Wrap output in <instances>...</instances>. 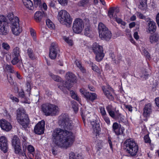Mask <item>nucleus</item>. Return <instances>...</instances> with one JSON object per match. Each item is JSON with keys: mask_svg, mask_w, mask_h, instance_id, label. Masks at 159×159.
Instances as JSON below:
<instances>
[{"mask_svg": "<svg viewBox=\"0 0 159 159\" xmlns=\"http://www.w3.org/2000/svg\"><path fill=\"white\" fill-rule=\"evenodd\" d=\"M27 53L29 57L32 60L35 59V57L33 53V50L30 48L28 49Z\"/></svg>", "mask_w": 159, "mask_h": 159, "instance_id": "7c9ffc66", "label": "nucleus"}, {"mask_svg": "<svg viewBox=\"0 0 159 159\" xmlns=\"http://www.w3.org/2000/svg\"><path fill=\"white\" fill-rule=\"evenodd\" d=\"M18 95L21 98H25V96L24 92L23 90H21L20 91L18 92Z\"/></svg>", "mask_w": 159, "mask_h": 159, "instance_id": "6e6d98bb", "label": "nucleus"}, {"mask_svg": "<svg viewBox=\"0 0 159 159\" xmlns=\"http://www.w3.org/2000/svg\"><path fill=\"white\" fill-rule=\"evenodd\" d=\"M4 68L6 70L11 73H14L15 72L14 67L11 65H5Z\"/></svg>", "mask_w": 159, "mask_h": 159, "instance_id": "c756f323", "label": "nucleus"}, {"mask_svg": "<svg viewBox=\"0 0 159 159\" xmlns=\"http://www.w3.org/2000/svg\"><path fill=\"white\" fill-rule=\"evenodd\" d=\"M8 81L10 83V84L11 85H13L14 84V81L13 80V79L11 77V75H10L9 78H8Z\"/></svg>", "mask_w": 159, "mask_h": 159, "instance_id": "e2e57ef3", "label": "nucleus"}, {"mask_svg": "<svg viewBox=\"0 0 159 159\" xmlns=\"http://www.w3.org/2000/svg\"><path fill=\"white\" fill-rule=\"evenodd\" d=\"M2 46L4 49L7 50H8L10 48L9 45L7 43H2Z\"/></svg>", "mask_w": 159, "mask_h": 159, "instance_id": "052dcab7", "label": "nucleus"}, {"mask_svg": "<svg viewBox=\"0 0 159 159\" xmlns=\"http://www.w3.org/2000/svg\"><path fill=\"white\" fill-rule=\"evenodd\" d=\"M147 0H139L138 7L142 10H145L147 8Z\"/></svg>", "mask_w": 159, "mask_h": 159, "instance_id": "cd10ccee", "label": "nucleus"}, {"mask_svg": "<svg viewBox=\"0 0 159 159\" xmlns=\"http://www.w3.org/2000/svg\"><path fill=\"white\" fill-rule=\"evenodd\" d=\"M6 19L5 17L0 15V34L6 35L9 32L8 30L5 25Z\"/></svg>", "mask_w": 159, "mask_h": 159, "instance_id": "9b49d317", "label": "nucleus"}, {"mask_svg": "<svg viewBox=\"0 0 159 159\" xmlns=\"http://www.w3.org/2000/svg\"><path fill=\"white\" fill-rule=\"evenodd\" d=\"M24 6L30 10H32L34 8L33 4L30 0H23Z\"/></svg>", "mask_w": 159, "mask_h": 159, "instance_id": "4be33fe9", "label": "nucleus"}, {"mask_svg": "<svg viewBox=\"0 0 159 159\" xmlns=\"http://www.w3.org/2000/svg\"><path fill=\"white\" fill-rule=\"evenodd\" d=\"M86 95L85 98L87 99L90 100L92 102H93L97 99V95L95 93L88 92Z\"/></svg>", "mask_w": 159, "mask_h": 159, "instance_id": "b1692460", "label": "nucleus"}, {"mask_svg": "<svg viewBox=\"0 0 159 159\" xmlns=\"http://www.w3.org/2000/svg\"><path fill=\"white\" fill-rule=\"evenodd\" d=\"M149 39L150 42L152 44L157 43L159 41V35L155 33L149 36Z\"/></svg>", "mask_w": 159, "mask_h": 159, "instance_id": "aec40b11", "label": "nucleus"}, {"mask_svg": "<svg viewBox=\"0 0 159 159\" xmlns=\"http://www.w3.org/2000/svg\"><path fill=\"white\" fill-rule=\"evenodd\" d=\"M144 140L145 142L146 143H150L151 140L148 136V135H146L144 136Z\"/></svg>", "mask_w": 159, "mask_h": 159, "instance_id": "4d7b16f0", "label": "nucleus"}, {"mask_svg": "<svg viewBox=\"0 0 159 159\" xmlns=\"http://www.w3.org/2000/svg\"><path fill=\"white\" fill-rule=\"evenodd\" d=\"M22 145L24 151L26 150L27 146V143L26 142H23L22 143Z\"/></svg>", "mask_w": 159, "mask_h": 159, "instance_id": "0e129e2a", "label": "nucleus"}, {"mask_svg": "<svg viewBox=\"0 0 159 159\" xmlns=\"http://www.w3.org/2000/svg\"><path fill=\"white\" fill-rule=\"evenodd\" d=\"M104 120L106 122V123L108 124L109 125L110 124V121L109 117L106 116H104L102 117Z\"/></svg>", "mask_w": 159, "mask_h": 159, "instance_id": "864d4df0", "label": "nucleus"}, {"mask_svg": "<svg viewBox=\"0 0 159 159\" xmlns=\"http://www.w3.org/2000/svg\"><path fill=\"white\" fill-rule=\"evenodd\" d=\"M90 0H82L79 3L80 6H84L89 3Z\"/></svg>", "mask_w": 159, "mask_h": 159, "instance_id": "4c0bfd02", "label": "nucleus"}, {"mask_svg": "<svg viewBox=\"0 0 159 159\" xmlns=\"http://www.w3.org/2000/svg\"><path fill=\"white\" fill-rule=\"evenodd\" d=\"M34 6L35 7H37L38 5L39 6H41L42 3L41 0H34Z\"/></svg>", "mask_w": 159, "mask_h": 159, "instance_id": "09e8293b", "label": "nucleus"}, {"mask_svg": "<svg viewBox=\"0 0 159 159\" xmlns=\"http://www.w3.org/2000/svg\"><path fill=\"white\" fill-rule=\"evenodd\" d=\"M57 18L61 24L66 25L68 27L71 26L72 19L71 18L69 14L66 10L60 11L58 13Z\"/></svg>", "mask_w": 159, "mask_h": 159, "instance_id": "39448f33", "label": "nucleus"}, {"mask_svg": "<svg viewBox=\"0 0 159 159\" xmlns=\"http://www.w3.org/2000/svg\"><path fill=\"white\" fill-rule=\"evenodd\" d=\"M10 99L13 101V102H18L19 101V99L16 97L13 96L12 95L10 96Z\"/></svg>", "mask_w": 159, "mask_h": 159, "instance_id": "603ef678", "label": "nucleus"}, {"mask_svg": "<svg viewBox=\"0 0 159 159\" xmlns=\"http://www.w3.org/2000/svg\"><path fill=\"white\" fill-rule=\"evenodd\" d=\"M143 52L145 56H146V58L148 59H149L150 58V56L149 53L145 49H144L143 50Z\"/></svg>", "mask_w": 159, "mask_h": 159, "instance_id": "de8ad7c7", "label": "nucleus"}, {"mask_svg": "<svg viewBox=\"0 0 159 159\" xmlns=\"http://www.w3.org/2000/svg\"><path fill=\"white\" fill-rule=\"evenodd\" d=\"M112 106L111 105H108L106 107L107 110L110 116L113 115V113L114 111L112 110Z\"/></svg>", "mask_w": 159, "mask_h": 159, "instance_id": "f704fd0d", "label": "nucleus"}, {"mask_svg": "<svg viewBox=\"0 0 159 159\" xmlns=\"http://www.w3.org/2000/svg\"><path fill=\"white\" fill-rule=\"evenodd\" d=\"M0 126L2 129L7 131H10L12 128L10 123L4 119L1 120L0 121Z\"/></svg>", "mask_w": 159, "mask_h": 159, "instance_id": "4468645a", "label": "nucleus"}, {"mask_svg": "<svg viewBox=\"0 0 159 159\" xmlns=\"http://www.w3.org/2000/svg\"><path fill=\"white\" fill-rule=\"evenodd\" d=\"M30 32L31 35L33 37V39H35L36 33L34 30L32 28L30 29Z\"/></svg>", "mask_w": 159, "mask_h": 159, "instance_id": "13d9d810", "label": "nucleus"}, {"mask_svg": "<svg viewBox=\"0 0 159 159\" xmlns=\"http://www.w3.org/2000/svg\"><path fill=\"white\" fill-rule=\"evenodd\" d=\"M63 39L65 40V41L69 45L72 46L73 45V41L71 39H69L68 38L65 36L63 37Z\"/></svg>", "mask_w": 159, "mask_h": 159, "instance_id": "79ce46f5", "label": "nucleus"}, {"mask_svg": "<svg viewBox=\"0 0 159 159\" xmlns=\"http://www.w3.org/2000/svg\"><path fill=\"white\" fill-rule=\"evenodd\" d=\"M15 149V152L16 153L18 154L22 155L24 157H26L25 154L22 152L21 149L20 145H19L18 146H16V147H14Z\"/></svg>", "mask_w": 159, "mask_h": 159, "instance_id": "c85d7f7f", "label": "nucleus"}, {"mask_svg": "<svg viewBox=\"0 0 159 159\" xmlns=\"http://www.w3.org/2000/svg\"><path fill=\"white\" fill-rule=\"evenodd\" d=\"M100 113L102 116H106V114L105 108L104 107H101L99 108Z\"/></svg>", "mask_w": 159, "mask_h": 159, "instance_id": "49530a36", "label": "nucleus"}, {"mask_svg": "<svg viewBox=\"0 0 159 159\" xmlns=\"http://www.w3.org/2000/svg\"><path fill=\"white\" fill-rule=\"evenodd\" d=\"M66 78L67 81L63 83V86L69 90L73 86L72 83H75L77 81L76 77L75 74L72 72H68L66 73Z\"/></svg>", "mask_w": 159, "mask_h": 159, "instance_id": "0eeeda50", "label": "nucleus"}, {"mask_svg": "<svg viewBox=\"0 0 159 159\" xmlns=\"http://www.w3.org/2000/svg\"><path fill=\"white\" fill-rule=\"evenodd\" d=\"M81 157V156L78 154L77 156L75 155L73 152H71L69 154V159H80L79 157Z\"/></svg>", "mask_w": 159, "mask_h": 159, "instance_id": "2f4dec72", "label": "nucleus"}, {"mask_svg": "<svg viewBox=\"0 0 159 159\" xmlns=\"http://www.w3.org/2000/svg\"><path fill=\"white\" fill-rule=\"evenodd\" d=\"M46 14L44 12L37 11L35 14L34 19L37 22H39L43 17H46Z\"/></svg>", "mask_w": 159, "mask_h": 159, "instance_id": "f3484780", "label": "nucleus"}, {"mask_svg": "<svg viewBox=\"0 0 159 159\" xmlns=\"http://www.w3.org/2000/svg\"><path fill=\"white\" fill-rule=\"evenodd\" d=\"M80 92L82 93V94H83L84 96V97L85 98L86 96V95H87V93L89 92H86L83 89H80Z\"/></svg>", "mask_w": 159, "mask_h": 159, "instance_id": "bf43d9fd", "label": "nucleus"}, {"mask_svg": "<svg viewBox=\"0 0 159 159\" xmlns=\"http://www.w3.org/2000/svg\"><path fill=\"white\" fill-rule=\"evenodd\" d=\"M84 27V23L81 19L77 18L74 21L73 26V30L75 33H81Z\"/></svg>", "mask_w": 159, "mask_h": 159, "instance_id": "1a4fd4ad", "label": "nucleus"}, {"mask_svg": "<svg viewBox=\"0 0 159 159\" xmlns=\"http://www.w3.org/2000/svg\"><path fill=\"white\" fill-rule=\"evenodd\" d=\"M91 124L92 125V128L95 132L97 133L100 130L99 124L94 121L91 122Z\"/></svg>", "mask_w": 159, "mask_h": 159, "instance_id": "a878e982", "label": "nucleus"}, {"mask_svg": "<svg viewBox=\"0 0 159 159\" xmlns=\"http://www.w3.org/2000/svg\"><path fill=\"white\" fill-rule=\"evenodd\" d=\"M113 115L110 116L114 119H120L121 121L123 120L124 119L121 116L122 115L119 112L118 110L115 111L113 112Z\"/></svg>", "mask_w": 159, "mask_h": 159, "instance_id": "5701e85b", "label": "nucleus"}, {"mask_svg": "<svg viewBox=\"0 0 159 159\" xmlns=\"http://www.w3.org/2000/svg\"><path fill=\"white\" fill-rule=\"evenodd\" d=\"M12 143L13 147H16V146L18 147L19 145H20V140L17 136L15 135L13 137L12 139Z\"/></svg>", "mask_w": 159, "mask_h": 159, "instance_id": "bb28decb", "label": "nucleus"}, {"mask_svg": "<svg viewBox=\"0 0 159 159\" xmlns=\"http://www.w3.org/2000/svg\"><path fill=\"white\" fill-rule=\"evenodd\" d=\"M125 149L131 156H135L139 150V147L135 142L130 139H127L124 143Z\"/></svg>", "mask_w": 159, "mask_h": 159, "instance_id": "20e7f679", "label": "nucleus"}, {"mask_svg": "<svg viewBox=\"0 0 159 159\" xmlns=\"http://www.w3.org/2000/svg\"><path fill=\"white\" fill-rule=\"evenodd\" d=\"M75 63L77 66L80 69L82 72L83 73L85 72V69L82 66L81 63L79 61L76 60L75 61Z\"/></svg>", "mask_w": 159, "mask_h": 159, "instance_id": "473e14b6", "label": "nucleus"}, {"mask_svg": "<svg viewBox=\"0 0 159 159\" xmlns=\"http://www.w3.org/2000/svg\"><path fill=\"white\" fill-rule=\"evenodd\" d=\"M59 124L64 129L57 128L52 133L53 141L57 146L65 148L70 146L73 144L74 137L72 133L66 129L71 130L74 125L72 121L69 119L67 114H62L60 117Z\"/></svg>", "mask_w": 159, "mask_h": 159, "instance_id": "f257e3e1", "label": "nucleus"}, {"mask_svg": "<svg viewBox=\"0 0 159 159\" xmlns=\"http://www.w3.org/2000/svg\"><path fill=\"white\" fill-rule=\"evenodd\" d=\"M90 26H87V27H86L85 29L84 34L87 36H89V34H90L91 31L90 30Z\"/></svg>", "mask_w": 159, "mask_h": 159, "instance_id": "a18cd8bd", "label": "nucleus"}, {"mask_svg": "<svg viewBox=\"0 0 159 159\" xmlns=\"http://www.w3.org/2000/svg\"><path fill=\"white\" fill-rule=\"evenodd\" d=\"M93 50L96 55V60L98 62L101 61L104 56L102 47L95 43L93 44Z\"/></svg>", "mask_w": 159, "mask_h": 159, "instance_id": "6e6552de", "label": "nucleus"}, {"mask_svg": "<svg viewBox=\"0 0 159 159\" xmlns=\"http://www.w3.org/2000/svg\"><path fill=\"white\" fill-rule=\"evenodd\" d=\"M26 84L27 87L28 88V89H27V90L28 92H29L31 89L30 83L29 81H27Z\"/></svg>", "mask_w": 159, "mask_h": 159, "instance_id": "680f3d73", "label": "nucleus"}, {"mask_svg": "<svg viewBox=\"0 0 159 159\" xmlns=\"http://www.w3.org/2000/svg\"><path fill=\"white\" fill-rule=\"evenodd\" d=\"M60 50L58 48V46L57 43H52L49 48V57L52 59L56 58L57 54Z\"/></svg>", "mask_w": 159, "mask_h": 159, "instance_id": "9d476101", "label": "nucleus"}, {"mask_svg": "<svg viewBox=\"0 0 159 159\" xmlns=\"http://www.w3.org/2000/svg\"><path fill=\"white\" fill-rule=\"evenodd\" d=\"M70 94H71V96L72 98L76 100L77 101H80V99L77 95L75 94L73 90H71L70 91Z\"/></svg>", "mask_w": 159, "mask_h": 159, "instance_id": "58836bf2", "label": "nucleus"}, {"mask_svg": "<svg viewBox=\"0 0 159 159\" xmlns=\"http://www.w3.org/2000/svg\"><path fill=\"white\" fill-rule=\"evenodd\" d=\"M155 102L156 105L159 107V98H155Z\"/></svg>", "mask_w": 159, "mask_h": 159, "instance_id": "338daca9", "label": "nucleus"}, {"mask_svg": "<svg viewBox=\"0 0 159 159\" xmlns=\"http://www.w3.org/2000/svg\"><path fill=\"white\" fill-rule=\"evenodd\" d=\"M112 127L113 131L116 135H120L123 134V129L119 127L117 123H114L113 124Z\"/></svg>", "mask_w": 159, "mask_h": 159, "instance_id": "dca6fc26", "label": "nucleus"}, {"mask_svg": "<svg viewBox=\"0 0 159 159\" xmlns=\"http://www.w3.org/2000/svg\"><path fill=\"white\" fill-rule=\"evenodd\" d=\"M8 18L11 25L12 33L16 35H18L22 31L21 28L19 26L18 18L17 16H14L13 14L9 16Z\"/></svg>", "mask_w": 159, "mask_h": 159, "instance_id": "423d86ee", "label": "nucleus"}, {"mask_svg": "<svg viewBox=\"0 0 159 159\" xmlns=\"http://www.w3.org/2000/svg\"><path fill=\"white\" fill-rule=\"evenodd\" d=\"M45 122L42 120L39 122L35 126L34 131V133L38 134H41L43 133L44 130Z\"/></svg>", "mask_w": 159, "mask_h": 159, "instance_id": "f8f14e48", "label": "nucleus"}, {"mask_svg": "<svg viewBox=\"0 0 159 159\" xmlns=\"http://www.w3.org/2000/svg\"><path fill=\"white\" fill-rule=\"evenodd\" d=\"M13 57L14 58L11 61V62L13 65H15L19 62L20 57L13 56Z\"/></svg>", "mask_w": 159, "mask_h": 159, "instance_id": "37998d69", "label": "nucleus"}, {"mask_svg": "<svg viewBox=\"0 0 159 159\" xmlns=\"http://www.w3.org/2000/svg\"><path fill=\"white\" fill-rule=\"evenodd\" d=\"M98 30L99 37L102 39L109 41L111 39L112 34L103 23H99Z\"/></svg>", "mask_w": 159, "mask_h": 159, "instance_id": "7ed1b4c3", "label": "nucleus"}, {"mask_svg": "<svg viewBox=\"0 0 159 159\" xmlns=\"http://www.w3.org/2000/svg\"><path fill=\"white\" fill-rule=\"evenodd\" d=\"M114 19L118 23L121 24V25L123 26L125 25L126 24L125 22L123 21L121 19L118 18L116 17H115V16H114Z\"/></svg>", "mask_w": 159, "mask_h": 159, "instance_id": "ea45409f", "label": "nucleus"}, {"mask_svg": "<svg viewBox=\"0 0 159 159\" xmlns=\"http://www.w3.org/2000/svg\"><path fill=\"white\" fill-rule=\"evenodd\" d=\"M91 67L92 69L93 70L98 72H99V69L98 67L95 65L93 64Z\"/></svg>", "mask_w": 159, "mask_h": 159, "instance_id": "8fccbe9b", "label": "nucleus"}, {"mask_svg": "<svg viewBox=\"0 0 159 159\" xmlns=\"http://www.w3.org/2000/svg\"><path fill=\"white\" fill-rule=\"evenodd\" d=\"M148 29L149 32H155L156 30V26L154 21H149L148 23Z\"/></svg>", "mask_w": 159, "mask_h": 159, "instance_id": "393cba45", "label": "nucleus"}, {"mask_svg": "<svg viewBox=\"0 0 159 159\" xmlns=\"http://www.w3.org/2000/svg\"><path fill=\"white\" fill-rule=\"evenodd\" d=\"M72 108L74 109L75 112L78 111V104L75 101L72 102Z\"/></svg>", "mask_w": 159, "mask_h": 159, "instance_id": "a19ab883", "label": "nucleus"}, {"mask_svg": "<svg viewBox=\"0 0 159 159\" xmlns=\"http://www.w3.org/2000/svg\"><path fill=\"white\" fill-rule=\"evenodd\" d=\"M50 116H55L58 113V108L57 106L50 104Z\"/></svg>", "mask_w": 159, "mask_h": 159, "instance_id": "a211bd4d", "label": "nucleus"}, {"mask_svg": "<svg viewBox=\"0 0 159 159\" xmlns=\"http://www.w3.org/2000/svg\"><path fill=\"white\" fill-rule=\"evenodd\" d=\"M156 19L157 23L159 27V12L157 14L156 17Z\"/></svg>", "mask_w": 159, "mask_h": 159, "instance_id": "774afa93", "label": "nucleus"}, {"mask_svg": "<svg viewBox=\"0 0 159 159\" xmlns=\"http://www.w3.org/2000/svg\"><path fill=\"white\" fill-rule=\"evenodd\" d=\"M102 89L105 95L108 98L111 100H113L114 99L113 94L114 92L113 89L111 88L108 86L107 89H105L102 87Z\"/></svg>", "mask_w": 159, "mask_h": 159, "instance_id": "2eb2a0df", "label": "nucleus"}, {"mask_svg": "<svg viewBox=\"0 0 159 159\" xmlns=\"http://www.w3.org/2000/svg\"><path fill=\"white\" fill-rule=\"evenodd\" d=\"M50 104L46 103L42 106V110L45 115L47 116H50Z\"/></svg>", "mask_w": 159, "mask_h": 159, "instance_id": "412c9836", "label": "nucleus"}, {"mask_svg": "<svg viewBox=\"0 0 159 159\" xmlns=\"http://www.w3.org/2000/svg\"><path fill=\"white\" fill-rule=\"evenodd\" d=\"M19 49L18 47H16L13 49V56L20 57Z\"/></svg>", "mask_w": 159, "mask_h": 159, "instance_id": "e433bc0d", "label": "nucleus"}, {"mask_svg": "<svg viewBox=\"0 0 159 159\" xmlns=\"http://www.w3.org/2000/svg\"><path fill=\"white\" fill-rule=\"evenodd\" d=\"M125 108L128 109L129 111H132V107L130 105H125Z\"/></svg>", "mask_w": 159, "mask_h": 159, "instance_id": "69168bd1", "label": "nucleus"}, {"mask_svg": "<svg viewBox=\"0 0 159 159\" xmlns=\"http://www.w3.org/2000/svg\"><path fill=\"white\" fill-rule=\"evenodd\" d=\"M28 150L31 153L34 152V149L33 146L31 145H29L28 146Z\"/></svg>", "mask_w": 159, "mask_h": 159, "instance_id": "5fc2aeb1", "label": "nucleus"}, {"mask_svg": "<svg viewBox=\"0 0 159 159\" xmlns=\"http://www.w3.org/2000/svg\"><path fill=\"white\" fill-rule=\"evenodd\" d=\"M0 148L4 153L7 152L8 147L7 140L6 138L4 136L0 137Z\"/></svg>", "mask_w": 159, "mask_h": 159, "instance_id": "ddd939ff", "label": "nucleus"}, {"mask_svg": "<svg viewBox=\"0 0 159 159\" xmlns=\"http://www.w3.org/2000/svg\"><path fill=\"white\" fill-rule=\"evenodd\" d=\"M16 119L25 129L29 128L30 120L28 115L25 113V110L22 108H18L16 111Z\"/></svg>", "mask_w": 159, "mask_h": 159, "instance_id": "f03ea898", "label": "nucleus"}, {"mask_svg": "<svg viewBox=\"0 0 159 159\" xmlns=\"http://www.w3.org/2000/svg\"><path fill=\"white\" fill-rule=\"evenodd\" d=\"M152 107L150 103L146 105L143 109V115L144 116H148L152 112Z\"/></svg>", "mask_w": 159, "mask_h": 159, "instance_id": "6ab92c4d", "label": "nucleus"}, {"mask_svg": "<svg viewBox=\"0 0 159 159\" xmlns=\"http://www.w3.org/2000/svg\"><path fill=\"white\" fill-rule=\"evenodd\" d=\"M57 1L62 5H66L68 2V0H57Z\"/></svg>", "mask_w": 159, "mask_h": 159, "instance_id": "3c124183", "label": "nucleus"}, {"mask_svg": "<svg viewBox=\"0 0 159 159\" xmlns=\"http://www.w3.org/2000/svg\"><path fill=\"white\" fill-rule=\"evenodd\" d=\"M46 25L49 28L53 29L54 27V24L49 19L47 20L46 21Z\"/></svg>", "mask_w": 159, "mask_h": 159, "instance_id": "72a5a7b5", "label": "nucleus"}, {"mask_svg": "<svg viewBox=\"0 0 159 159\" xmlns=\"http://www.w3.org/2000/svg\"><path fill=\"white\" fill-rule=\"evenodd\" d=\"M114 11V7H111L109 9L108 12V14L110 18L113 17V13Z\"/></svg>", "mask_w": 159, "mask_h": 159, "instance_id": "c03bdc74", "label": "nucleus"}, {"mask_svg": "<svg viewBox=\"0 0 159 159\" xmlns=\"http://www.w3.org/2000/svg\"><path fill=\"white\" fill-rule=\"evenodd\" d=\"M49 75L55 81L59 82L61 80V78L57 75H55L51 73L49 74Z\"/></svg>", "mask_w": 159, "mask_h": 159, "instance_id": "c9c22d12", "label": "nucleus"}]
</instances>
